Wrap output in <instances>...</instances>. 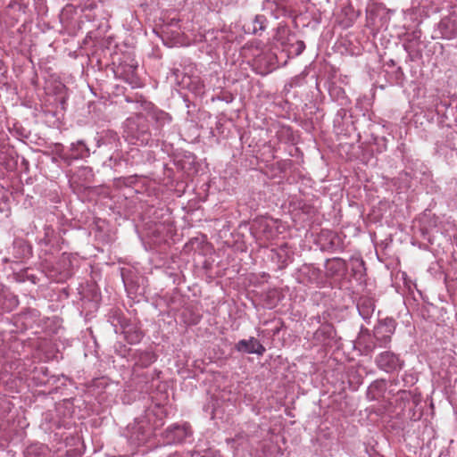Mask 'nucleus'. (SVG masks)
Here are the masks:
<instances>
[{
	"mask_svg": "<svg viewBox=\"0 0 457 457\" xmlns=\"http://www.w3.org/2000/svg\"><path fill=\"white\" fill-rule=\"evenodd\" d=\"M307 270H308V274H310L311 282L319 284L320 283L319 276L320 274V270L315 269L313 267H308Z\"/></svg>",
	"mask_w": 457,
	"mask_h": 457,
	"instance_id": "obj_11",
	"label": "nucleus"
},
{
	"mask_svg": "<svg viewBox=\"0 0 457 457\" xmlns=\"http://www.w3.org/2000/svg\"><path fill=\"white\" fill-rule=\"evenodd\" d=\"M236 347L239 352L256 353L259 355H262L266 350L265 347L254 337H251L248 340L242 339L238 341Z\"/></svg>",
	"mask_w": 457,
	"mask_h": 457,
	"instance_id": "obj_4",
	"label": "nucleus"
},
{
	"mask_svg": "<svg viewBox=\"0 0 457 457\" xmlns=\"http://www.w3.org/2000/svg\"><path fill=\"white\" fill-rule=\"evenodd\" d=\"M396 323L394 319L386 318L375 328L374 334L379 346L386 347L391 342V337L395 331Z\"/></svg>",
	"mask_w": 457,
	"mask_h": 457,
	"instance_id": "obj_2",
	"label": "nucleus"
},
{
	"mask_svg": "<svg viewBox=\"0 0 457 457\" xmlns=\"http://www.w3.org/2000/svg\"><path fill=\"white\" fill-rule=\"evenodd\" d=\"M72 156L76 159L83 158L88 154V149L82 141L71 145Z\"/></svg>",
	"mask_w": 457,
	"mask_h": 457,
	"instance_id": "obj_9",
	"label": "nucleus"
},
{
	"mask_svg": "<svg viewBox=\"0 0 457 457\" xmlns=\"http://www.w3.org/2000/svg\"><path fill=\"white\" fill-rule=\"evenodd\" d=\"M334 336L335 328L330 324H325L320 326L314 334L315 338L320 341H325L328 338H332Z\"/></svg>",
	"mask_w": 457,
	"mask_h": 457,
	"instance_id": "obj_6",
	"label": "nucleus"
},
{
	"mask_svg": "<svg viewBox=\"0 0 457 457\" xmlns=\"http://www.w3.org/2000/svg\"><path fill=\"white\" fill-rule=\"evenodd\" d=\"M263 21H264L263 16H256L254 18V20L253 21V29H252L253 33H256L259 30L264 29Z\"/></svg>",
	"mask_w": 457,
	"mask_h": 457,
	"instance_id": "obj_10",
	"label": "nucleus"
},
{
	"mask_svg": "<svg viewBox=\"0 0 457 457\" xmlns=\"http://www.w3.org/2000/svg\"><path fill=\"white\" fill-rule=\"evenodd\" d=\"M118 72H120L119 77L123 79L126 83L131 86L133 88H138L143 86V83L140 78L137 76L136 72V67L134 65L126 64L122 65L120 69H118Z\"/></svg>",
	"mask_w": 457,
	"mask_h": 457,
	"instance_id": "obj_3",
	"label": "nucleus"
},
{
	"mask_svg": "<svg viewBox=\"0 0 457 457\" xmlns=\"http://www.w3.org/2000/svg\"><path fill=\"white\" fill-rule=\"evenodd\" d=\"M186 429L184 428H180L179 426H175L167 430V438H169V442L176 443L185 436Z\"/></svg>",
	"mask_w": 457,
	"mask_h": 457,
	"instance_id": "obj_7",
	"label": "nucleus"
},
{
	"mask_svg": "<svg viewBox=\"0 0 457 457\" xmlns=\"http://www.w3.org/2000/svg\"><path fill=\"white\" fill-rule=\"evenodd\" d=\"M97 145L99 147L105 146L109 150L118 151L120 147V140L116 132L108 130L100 137Z\"/></svg>",
	"mask_w": 457,
	"mask_h": 457,
	"instance_id": "obj_5",
	"label": "nucleus"
},
{
	"mask_svg": "<svg viewBox=\"0 0 457 457\" xmlns=\"http://www.w3.org/2000/svg\"><path fill=\"white\" fill-rule=\"evenodd\" d=\"M328 265L340 266L341 265V262H340V260H335V261L329 262Z\"/></svg>",
	"mask_w": 457,
	"mask_h": 457,
	"instance_id": "obj_12",
	"label": "nucleus"
},
{
	"mask_svg": "<svg viewBox=\"0 0 457 457\" xmlns=\"http://www.w3.org/2000/svg\"><path fill=\"white\" fill-rule=\"evenodd\" d=\"M378 367L386 372H395L400 370L403 366V361L393 352L386 351L379 353L376 357Z\"/></svg>",
	"mask_w": 457,
	"mask_h": 457,
	"instance_id": "obj_1",
	"label": "nucleus"
},
{
	"mask_svg": "<svg viewBox=\"0 0 457 457\" xmlns=\"http://www.w3.org/2000/svg\"><path fill=\"white\" fill-rule=\"evenodd\" d=\"M156 361V355L151 351L139 353L137 364L141 367H148Z\"/></svg>",
	"mask_w": 457,
	"mask_h": 457,
	"instance_id": "obj_8",
	"label": "nucleus"
}]
</instances>
